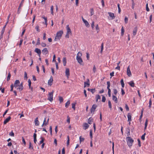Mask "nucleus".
Instances as JSON below:
<instances>
[{
    "label": "nucleus",
    "instance_id": "nucleus-1",
    "mask_svg": "<svg viewBox=\"0 0 154 154\" xmlns=\"http://www.w3.org/2000/svg\"><path fill=\"white\" fill-rule=\"evenodd\" d=\"M127 144L129 147H131L134 142V140L130 137H127L126 138Z\"/></svg>",
    "mask_w": 154,
    "mask_h": 154
},
{
    "label": "nucleus",
    "instance_id": "nucleus-2",
    "mask_svg": "<svg viewBox=\"0 0 154 154\" xmlns=\"http://www.w3.org/2000/svg\"><path fill=\"white\" fill-rule=\"evenodd\" d=\"M82 56V53L79 52L77 55L76 57V59L79 63L81 65H83V62L82 59L81 58V57Z\"/></svg>",
    "mask_w": 154,
    "mask_h": 154
},
{
    "label": "nucleus",
    "instance_id": "nucleus-3",
    "mask_svg": "<svg viewBox=\"0 0 154 154\" xmlns=\"http://www.w3.org/2000/svg\"><path fill=\"white\" fill-rule=\"evenodd\" d=\"M63 33V32L62 31H60L58 32L57 33L56 36L55 37L54 41H56L57 40L60 39L61 38Z\"/></svg>",
    "mask_w": 154,
    "mask_h": 154
},
{
    "label": "nucleus",
    "instance_id": "nucleus-4",
    "mask_svg": "<svg viewBox=\"0 0 154 154\" xmlns=\"http://www.w3.org/2000/svg\"><path fill=\"white\" fill-rule=\"evenodd\" d=\"M54 92V91L53 90L51 92H49L48 95V100L52 102L53 100V94Z\"/></svg>",
    "mask_w": 154,
    "mask_h": 154
},
{
    "label": "nucleus",
    "instance_id": "nucleus-5",
    "mask_svg": "<svg viewBox=\"0 0 154 154\" xmlns=\"http://www.w3.org/2000/svg\"><path fill=\"white\" fill-rule=\"evenodd\" d=\"M127 74L129 77L131 76V73L130 69V66H128L127 68Z\"/></svg>",
    "mask_w": 154,
    "mask_h": 154
},
{
    "label": "nucleus",
    "instance_id": "nucleus-6",
    "mask_svg": "<svg viewBox=\"0 0 154 154\" xmlns=\"http://www.w3.org/2000/svg\"><path fill=\"white\" fill-rule=\"evenodd\" d=\"M20 82L18 80H16L14 83V86L15 88H17L20 85Z\"/></svg>",
    "mask_w": 154,
    "mask_h": 154
},
{
    "label": "nucleus",
    "instance_id": "nucleus-7",
    "mask_svg": "<svg viewBox=\"0 0 154 154\" xmlns=\"http://www.w3.org/2000/svg\"><path fill=\"white\" fill-rule=\"evenodd\" d=\"M66 28L67 29L66 33L69 34L70 35H71L72 34V32L71 31V29L69 27V25H68L66 26Z\"/></svg>",
    "mask_w": 154,
    "mask_h": 154
},
{
    "label": "nucleus",
    "instance_id": "nucleus-8",
    "mask_svg": "<svg viewBox=\"0 0 154 154\" xmlns=\"http://www.w3.org/2000/svg\"><path fill=\"white\" fill-rule=\"evenodd\" d=\"M18 88H16L17 90H19L20 91H22L23 88V82H21L20 84V85L18 86Z\"/></svg>",
    "mask_w": 154,
    "mask_h": 154
},
{
    "label": "nucleus",
    "instance_id": "nucleus-9",
    "mask_svg": "<svg viewBox=\"0 0 154 154\" xmlns=\"http://www.w3.org/2000/svg\"><path fill=\"white\" fill-rule=\"evenodd\" d=\"M35 52L37 53L39 56L40 57L41 52V50L39 49L36 48L35 50Z\"/></svg>",
    "mask_w": 154,
    "mask_h": 154
},
{
    "label": "nucleus",
    "instance_id": "nucleus-10",
    "mask_svg": "<svg viewBox=\"0 0 154 154\" xmlns=\"http://www.w3.org/2000/svg\"><path fill=\"white\" fill-rule=\"evenodd\" d=\"M97 107V106L96 104H94L91 109V113L94 112L95 110Z\"/></svg>",
    "mask_w": 154,
    "mask_h": 154
},
{
    "label": "nucleus",
    "instance_id": "nucleus-11",
    "mask_svg": "<svg viewBox=\"0 0 154 154\" xmlns=\"http://www.w3.org/2000/svg\"><path fill=\"white\" fill-rule=\"evenodd\" d=\"M53 81V77L52 76H51L50 79L48 80V85L51 86L52 84V82Z\"/></svg>",
    "mask_w": 154,
    "mask_h": 154
},
{
    "label": "nucleus",
    "instance_id": "nucleus-12",
    "mask_svg": "<svg viewBox=\"0 0 154 154\" xmlns=\"http://www.w3.org/2000/svg\"><path fill=\"white\" fill-rule=\"evenodd\" d=\"M65 75L68 78L69 77V76L70 75L69 70V68H67L66 69Z\"/></svg>",
    "mask_w": 154,
    "mask_h": 154
},
{
    "label": "nucleus",
    "instance_id": "nucleus-13",
    "mask_svg": "<svg viewBox=\"0 0 154 154\" xmlns=\"http://www.w3.org/2000/svg\"><path fill=\"white\" fill-rule=\"evenodd\" d=\"M82 19L83 22L85 23L86 26L87 27H89L90 26V25L88 21L84 19L83 17H82Z\"/></svg>",
    "mask_w": 154,
    "mask_h": 154
},
{
    "label": "nucleus",
    "instance_id": "nucleus-14",
    "mask_svg": "<svg viewBox=\"0 0 154 154\" xmlns=\"http://www.w3.org/2000/svg\"><path fill=\"white\" fill-rule=\"evenodd\" d=\"M48 124V121H46V118H45L44 121H43V123L42 124V127H43L44 126H46Z\"/></svg>",
    "mask_w": 154,
    "mask_h": 154
},
{
    "label": "nucleus",
    "instance_id": "nucleus-15",
    "mask_svg": "<svg viewBox=\"0 0 154 154\" xmlns=\"http://www.w3.org/2000/svg\"><path fill=\"white\" fill-rule=\"evenodd\" d=\"M83 126L84 128V129L86 130L88 128L89 125L87 123H85L83 124Z\"/></svg>",
    "mask_w": 154,
    "mask_h": 154
},
{
    "label": "nucleus",
    "instance_id": "nucleus-16",
    "mask_svg": "<svg viewBox=\"0 0 154 154\" xmlns=\"http://www.w3.org/2000/svg\"><path fill=\"white\" fill-rule=\"evenodd\" d=\"M11 117L10 116L8 117V118L6 119L4 121V124L5 125L11 119Z\"/></svg>",
    "mask_w": 154,
    "mask_h": 154
},
{
    "label": "nucleus",
    "instance_id": "nucleus-17",
    "mask_svg": "<svg viewBox=\"0 0 154 154\" xmlns=\"http://www.w3.org/2000/svg\"><path fill=\"white\" fill-rule=\"evenodd\" d=\"M42 53L43 54H46L48 53V51L47 48L44 49L42 51Z\"/></svg>",
    "mask_w": 154,
    "mask_h": 154
},
{
    "label": "nucleus",
    "instance_id": "nucleus-18",
    "mask_svg": "<svg viewBox=\"0 0 154 154\" xmlns=\"http://www.w3.org/2000/svg\"><path fill=\"white\" fill-rule=\"evenodd\" d=\"M137 30V27H136L134 28L133 31V34L134 36H135L136 35Z\"/></svg>",
    "mask_w": 154,
    "mask_h": 154
},
{
    "label": "nucleus",
    "instance_id": "nucleus-19",
    "mask_svg": "<svg viewBox=\"0 0 154 154\" xmlns=\"http://www.w3.org/2000/svg\"><path fill=\"white\" fill-rule=\"evenodd\" d=\"M35 125L36 126H38L39 125V122L38 120V118L37 117L35 120Z\"/></svg>",
    "mask_w": 154,
    "mask_h": 154
},
{
    "label": "nucleus",
    "instance_id": "nucleus-20",
    "mask_svg": "<svg viewBox=\"0 0 154 154\" xmlns=\"http://www.w3.org/2000/svg\"><path fill=\"white\" fill-rule=\"evenodd\" d=\"M112 100H114L116 103H117L118 99L117 97L114 95H112Z\"/></svg>",
    "mask_w": 154,
    "mask_h": 154
},
{
    "label": "nucleus",
    "instance_id": "nucleus-21",
    "mask_svg": "<svg viewBox=\"0 0 154 154\" xmlns=\"http://www.w3.org/2000/svg\"><path fill=\"white\" fill-rule=\"evenodd\" d=\"M108 13L109 16L112 18L111 19H113L115 18V16L113 13L111 12H109Z\"/></svg>",
    "mask_w": 154,
    "mask_h": 154
},
{
    "label": "nucleus",
    "instance_id": "nucleus-22",
    "mask_svg": "<svg viewBox=\"0 0 154 154\" xmlns=\"http://www.w3.org/2000/svg\"><path fill=\"white\" fill-rule=\"evenodd\" d=\"M128 121L130 122L131 121V116L130 113H128Z\"/></svg>",
    "mask_w": 154,
    "mask_h": 154
},
{
    "label": "nucleus",
    "instance_id": "nucleus-23",
    "mask_svg": "<svg viewBox=\"0 0 154 154\" xmlns=\"http://www.w3.org/2000/svg\"><path fill=\"white\" fill-rule=\"evenodd\" d=\"M128 84L132 87H134V83L133 81H131L128 82Z\"/></svg>",
    "mask_w": 154,
    "mask_h": 154
},
{
    "label": "nucleus",
    "instance_id": "nucleus-24",
    "mask_svg": "<svg viewBox=\"0 0 154 154\" xmlns=\"http://www.w3.org/2000/svg\"><path fill=\"white\" fill-rule=\"evenodd\" d=\"M63 63L64 66H65L66 63V59L65 57H63Z\"/></svg>",
    "mask_w": 154,
    "mask_h": 154
},
{
    "label": "nucleus",
    "instance_id": "nucleus-25",
    "mask_svg": "<svg viewBox=\"0 0 154 154\" xmlns=\"http://www.w3.org/2000/svg\"><path fill=\"white\" fill-rule=\"evenodd\" d=\"M148 120L147 119H146V120L145 122V128H144L145 130L146 129V127H147V124H148Z\"/></svg>",
    "mask_w": 154,
    "mask_h": 154
},
{
    "label": "nucleus",
    "instance_id": "nucleus-26",
    "mask_svg": "<svg viewBox=\"0 0 154 154\" xmlns=\"http://www.w3.org/2000/svg\"><path fill=\"white\" fill-rule=\"evenodd\" d=\"M96 101L97 102L98 99L100 100L101 97L99 95H97L96 96Z\"/></svg>",
    "mask_w": 154,
    "mask_h": 154
},
{
    "label": "nucleus",
    "instance_id": "nucleus-27",
    "mask_svg": "<svg viewBox=\"0 0 154 154\" xmlns=\"http://www.w3.org/2000/svg\"><path fill=\"white\" fill-rule=\"evenodd\" d=\"M93 122V119L91 118H90L88 120V123L90 124H91Z\"/></svg>",
    "mask_w": 154,
    "mask_h": 154
},
{
    "label": "nucleus",
    "instance_id": "nucleus-28",
    "mask_svg": "<svg viewBox=\"0 0 154 154\" xmlns=\"http://www.w3.org/2000/svg\"><path fill=\"white\" fill-rule=\"evenodd\" d=\"M120 82H121V85H122V88H124V87L125 84L124 82V81H123V79H122L121 80Z\"/></svg>",
    "mask_w": 154,
    "mask_h": 154
},
{
    "label": "nucleus",
    "instance_id": "nucleus-29",
    "mask_svg": "<svg viewBox=\"0 0 154 154\" xmlns=\"http://www.w3.org/2000/svg\"><path fill=\"white\" fill-rule=\"evenodd\" d=\"M42 18L44 19L45 20V23L46 26H47V18L45 17L42 16Z\"/></svg>",
    "mask_w": 154,
    "mask_h": 154
},
{
    "label": "nucleus",
    "instance_id": "nucleus-30",
    "mask_svg": "<svg viewBox=\"0 0 154 154\" xmlns=\"http://www.w3.org/2000/svg\"><path fill=\"white\" fill-rule=\"evenodd\" d=\"M70 103L69 100L65 104V107L66 108L68 107Z\"/></svg>",
    "mask_w": 154,
    "mask_h": 154
},
{
    "label": "nucleus",
    "instance_id": "nucleus-31",
    "mask_svg": "<svg viewBox=\"0 0 154 154\" xmlns=\"http://www.w3.org/2000/svg\"><path fill=\"white\" fill-rule=\"evenodd\" d=\"M107 89L109 90V89H110L109 88L110 86V83L109 81H108L107 82Z\"/></svg>",
    "mask_w": 154,
    "mask_h": 154
},
{
    "label": "nucleus",
    "instance_id": "nucleus-32",
    "mask_svg": "<svg viewBox=\"0 0 154 154\" xmlns=\"http://www.w3.org/2000/svg\"><path fill=\"white\" fill-rule=\"evenodd\" d=\"M108 105L109 108H110L111 110L112 109V105L111 102L110 100L108 101Z\"/></svg>",
    "mask_w": 154,
    "mask_h": 154
},
{
    "label": "nucleus",
    "instance_id": "nucleus-33",
    "mask_svg": "<svg viewBox=\"0 0 154 154\" xmlns=\"http://www.w3.org/2000/svg\"><path fill=\"white\" fill-rule=\"evenodd\" d=\"M124 29L123 26L122 27L121 29V35L123 36L124 34Z\"/></svg>",
    "mask_w": 154,
    "mask_h": 154
},
{
    "label": "nucleus",
    "instance_id": "nucleus-34",
    "mask_svg": "<svg viewBox=\"0 0 154 154\" xmlns=\"http://www.w3.org/2000/svg\"><path fill=\"white\" fill-rule=\"evenodd\" d=\"M59 100L60 102V103H61L63 101V97L60 96H59Z\"/></svg>",
    "mask_w": 154,
    "mask_h": 154
},
{
    "label": "nucleus",
    "instance_id": "nucleus-35",
    "mask_svg": "<svg viewBox=\"0 0 154 154\" xmlns=\"http://www.w3.org/2000/svg\"><path fill=\"white\" fill-rule=\"evenodd\" d=\"M102 101L103 102H105L106 100V98L104 95H102Z\"/></svg>",
    "mask_w": 154,
    "mask_h": 154
},
{
    "label": "nucleus",
    "instance_id": "nucleus-36",
    "mask_svg": "<svg viewBox=\"0 0 154 154\" xmlns=\"http://www.w3.org/2000/svg\"><path fill=\"white\" fill-rule=\"evenodd\" d=\"M11 76V75L10 73L9 72L8 73V76L7 78V81H8L10 79Z\"/></svg>",
    "mask_w": 154,
    "mask_h": 154
},
{
    "label": "nucleus",
    "instance_id": "nucleus-37",
    "mask_svg": "<svg viewBox=\"0 0 154 154\" xmlns=\"http://www.w3.org/2000/svg\"><path fill=\"white\" fill-rule=\"evenodd\" d=\"M96 29L97 30V33H98L99 31V28L98 26V24H97L96 26Z\"/></svg>",
    "mask_w": 154,
    "mask_h": 154
},
{
    "label": "nucleus",
    "instance_id": "nucleus-38",
    "mask_svg": "<svg viewBox=\"0 0 154 154\" xmlns=\"http://www.w3.org/2000/svg\"><path fill=\"white\" fill-rule=\"evenodd\" d=\"M101 48L100 52H101V53H102L103 51V43H102L101 44Z\"/></svg>",
    "mask_w": 154,
    "mask_h": 154
},
{
    "label": "nucleus",
    "instance_id": "nucleus-39",
    "mask_svg": "<svg viewBox=\"0 0 154 154\" xmlns=\"http://www.w3.org/2000/svg\"><path fill=\"white\" fill-rule=\"evenodd\" d=\"M28 82L29 83V88H30L31 87V82L30 80V79H29L28 80Z\"/></svg>",
    "mask_w": 154,
    "mask_h": 154
},
{
    "label": "nucleus",
    "instance_id": "nucleus-40",
    "mask_svg": "<svg viewBox=\"0 0 154 154\" xmlns=\"http://www.w3.org/2000/svg\"><path fill=\"white\" fill-rule=\"evenodd\" d=\"M113 93L115 95H116L118 92V91L117 89L116 88H114L113 90Z\"/></svg>",
    "mask_w": 154,
    "mask_h": 154
},
{
    "label": "nucleus",
    "instance_id": "nucleus-41",
    "mask_svg": "<svg viewBox=\"0 0 154 154\" xmlns=\"http://www.w3.org/2000/svg\"><path fill=\"white\" fill-rule=\"evenodd\" d=\"M80 139V143H81V142L82 141H84L85 140V139L84 138H82L81 137V136H80L79 137Z\"/></svg>",
    "mask_w": 154,
    "mask_h": 154
},
{
    "label": "nucleus",
    "instance_id": "nucleus-42",
    "mask_svg": "<svg viewBox=\"0 0 154 154\" xmlns=\"http://www.w3.org/2000/svg\"><path fill=\"white\" fill-rule=\"evenodd\" d=\"M91 11V16H92L94 14V10L93 8H91L90 9Z\"/></svg>",
    "mask_w": 154,
    "mask_h": 154
},
{
    "label": "nucleus",
    "instance_id": "nucleus-43",
    "mask_svg": "<svg viewBox=\"0 0 154 154\" xmlns=\"http://www.w3.org/2000/svg\"><path fill=\"white\" fill-rule=\"evenodd\" d=\"M29 149H33V147L32 146V144L31 142H29Z\"/></svg>",
    "mask_w": 154,
    "mask_h": 154
},
{
    "label": "nucleus",
    "instance_id": "nucleus-44",
    "mask_svg": "<svg viewBox=\"0 0 154 154\" xmlns=\"http://www.w3.org/2000/svg\"><path fill=\"white\" fill-rule=\"evenodd\" d=\"M40 44V42L39 38H38L37 39V41L36 43V45H39Z\"/></svg>",
    "mask_w": 154,
    "mask_h": 154
},
{
    "label": "nucleus",
    "instance_id": "nucleus-45",
    "mask_svg": "<svg viewBox=\"0 0 154 154\" xmlns=\"http://www.w3.org/2000/svg\"><path fill=\"white\" fill-rule=\"evenodd\" d=\"M146 134V133H144V134L141 137V138L142 140H145V137Z\"/></svg>",
    "mask_w": 154,
    "mask_h": 154
},
{
    "label": "nucleus",
    "instance_id": "nucleus-46",
    "mask_svg": "<svg viewBox=\"0 0 154 154\" xmlns=\"http://www.w3.org/2000/svg\"><path fill=\"white\" fill-rule=\"evenodd\" d=\"M118 10H119V13H120L121 11V10L120 7V5L119 4H118Z\"/></svg>",
    "mask_w": 154,
    "mask_h": 154
},
{
    "label": "nucleus",
    "instance_id": "nucleus-47",
    "mask_svg": "<svg viewBox=\"0 0 154 154\" xmlns=\"http://www.w3.org/2000/svg\"><path fill=\"white\" fill-rule=\"evenodd\" d=\"M41 140L40 141V144H41L43 143L44 140V139L43 138V137H41Z\"/></svg>",
    "mask_w": 154,
    "mask_h": 154
},
{
    "label": "nucleus",
    "instance_id": "nucleus-48",
    "mask_svg": "<svg viewBox=\"0 0 154 154\" xmlns=\"http://www.w3.org/2000/svg\"><path fill=\"white\" fill-rule=\"evenodd\" d=\"M39 26L38 25H36L35 27V29L38 32H39L40 30L39 29Z\"/></svg>",
    "mask_w": 154,
    "mask_h": 154
},
{
    "label": "nucleus",
    "instance_id": "nucleus-49",
    "mask_svg": "<svg viewBox=\"0 0 154 154\" xmlns=\"http://www.w3.org/2000/svg\"><path fill=\"white\" fill-rule=\"evenodd\" d=\"M86 85H87L88 87H89L90 85V84L89 83H87L86 82H84V87L86 86Z\"/></svg>",
    "mask_w": 154,
    "mask_h": 154
},
{
    "label": "nucleus",
    "instance_id": "nucleus-50",
    "mask_svg": "<svg viewBox=\"0 0 154 154\" xmlns=\"http://www.w3.org/2000/svg\"><path fill=\"white\" fill-rule=\"evenodd\" d=\"M24 78L26 79H27V73L26 72H24Z\"/></svg>",
    "mask_w": 154,
    "mask_h": 154
},
{
    "label": "nucleus",
    "instance_id": "nucleus-51",
    "mask_svg": "<svg viewBox=\"0 0 154 154\" xmlns=\"http://www.w3.org/2000/svg\"><path fill=\"white\" fill-rule=\"evenodd\" d=\"M128 18L127 17H125V22L126 24L128 22Z\"/></svg>",
    "mask_w": 154,
    "mask_h": 154
},
{
    "label": "nucleus",
    "instance_id": "nucleus-52",
    "mask_svg": "<svg viewBox=\"0 0 154 154\" xmlns=\"http://www.w3.org/2000/svg\"><path fill=\"white\" fill-rule=\"evenodd\" d=\"M75 103H72V108L74 109H75Z\"/></svg>",
    "mask_w": 154,
    "mask_h": 154
},
{
    "label": "nucleus",
    "instance_id": "nucleus-53",
    "mask_svg": "<svg viewBox=\"0 0 154 154\" xmlns=\"http://www.w3.org/2000/svg\"><path fill=\"white\" fill-rule=\"evenodd\" d=\"M91 26L92 29H93L94 27V21H93L91 25Z\"/></svg>",
    "mask_w": 154,
    "mask_h": 154
},
{
    "label": "nucleus",
    "instance_id": "nucleus-54",
    "mask_svg": "<svg viewBox=\"0 0 154 154\" xmlns=\"http://www.w3.org/2000/svg\"><path fill=\"white\" fill-rule=\"evenodd\" d=\"M24 1V0H22L21 1L20 4V5L19 7L18 8V9H19L20 8V7L22 6V5Z\"/></svg>",
    "mask_w": 154,
    "mask_h": 154
},
{
    "label": "nucleus",
    "instance_id": "nucleus-55",
    "mask_svg": "<svg viewBox=\"0 0 154 154\" xmlns=\"http://www.w3.org/2000/svg\"><path fill=\"white\" fill-rule=\"evenodd\" d=\"M9 135L12 137H14V134L13 132L12 131H11V132H10L9 133Z\"/></svg>",
    "mask_w": 154,
    "mask_h": 154
},
{
    "label": "nucleus",
    "instance_id": "nucleus-56",
    "mask_svg": "<svg viewBox=\"0 0 154 154\" xmlns=\"http://www.w3.org/2000/svg\"><path fill=\"white\" fill-rule=\"evenodd\" d=\"M49 131L50 132V134L51 135H52V129L51 126H50V127Z\"/></svg>",
    "mask_w": 154,
    "mask_h": 154
},
{
    "label": "nucleus",
    "instance_id": "nucleus-57",
    "mask_svg": "<svg viewBox=\"0 0 154 154\" xmlns=\"http://www.w3.org/2000/svg\"><path fill=\"white\" fill-rule=\"evenodd\" d=\"M111 91L110 89L108 90V95L109 97H111Z\"/></svg>",
    "mask_w": 154,
    "mask_h": 154
},
{
    "label": "nucleus",
    "instance_id": "nucleus-58",
    "mask_svg": "<svg viewBox=\"0 0 154 154\" xmlns=\"http://www.w3.org/2000/svg\"><path fill=\"white\" fill-rule=\"evenodd\" d=\"M146 10L147 11H149V9L148 7V3H147L146 5Z\"/></svg>",
    "mask_w": 154,
    "mask_h": 154
},
{
    "label": "nucleus",
    "instance_id": "nucleus-59",
    "mask_svg": "<svg viewBox=\"0 0 154 154\" xmlns=\"http://www.w3.org/2000/svg\"><path fill=\"white\" fill-rule=\"evenodd\" d=\"M90 137L91 139H92L93 136H92V131L91 130L90 131Z\"/></svg>",
    "mask_w": 154,
    "mask_h": 154
},
{
    "label": "nucleus",
    "instance_id": "nucleus-60",
    "mask_svg": "<svg viewBox=\"0 0 154 154\" xmlns=\"http://www.w3.org/2000/svg\"><path fill=\"white\" fill-rule=\"evenodd\" d=\"M137 141L138 142V145L139 147L141 146L140 141L139 139H137Z\"/></svg>",
    "mask_w": 154,
    "mask_h": 154
},
{
    "label": "nucleus",
    "instance_id": "nucleus-61",
    "mask_svg": "<svg viewBox=\"0 0 154 154\" xmlns=\"http://www.w3.org/2000/svg\"><path fill=\"white\" fill-rule=\"evenodd\" d=\"M96 68L95 66L94 65L93 67V72L94 73L96 71Z\"/></svg>",
    "mask_w": 154,
    "mask_h": 154
},
{
    "label": "nucleus",
    "instance_id": "nucleus-62",
    "mask_svg": "<svg viewBox=\"0 0 154 154\" xmlns=\"http://www.w3.org/2000/svg\"><path fill=\"white\" fill-rule=\"evenodd\" d=\"M125 108L127 111H129V107H128V105L127 104H126L125 105Z\"/></svg>",
    "mask_w": 154,
    "mask_h": 154
},
{
    "label": "nucleus",
    "instance_id": "nucleus-63",
    "mask_svg": "<svg viewBox=\"0 0 154 154\" xmlns=\"http://www.w3.org/2000/svg\"><path fill=\"white\" fill-rule=\"evenodd\" d=\"M95 89H90V91L93 93L94 94L95 92Z\"/></svg>",
    "mask_w": 154,
    "mask_h": 154
},
{
    "label": "nucleus",
    "instance_id": "nucleus-64",
    "mask_svg": "<svg viewBox=\"0 0 154 154\" xmlns=\"http://www.w3.org/2000/svg\"><path fill=\"white\" fill-rule=\"evenodd\" d=\"M65 150L64 148H63L62 150V154H65Z\"/></svg>",
    "mask_w": 154,
    "mask_h": 154
}]
</instances>
